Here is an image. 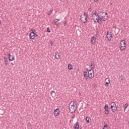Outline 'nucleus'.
Returning a JSON list of instances; mask_svg holds the SVG:
<instances>
[{
	"mask_svg": "<svg viewBox=\"0 0 129 129\" xmlns=\"http://www.w3.org/2000/svg\"><path fill=\"white\" fill-rule=\"evenodd\" d=\"M111 108L113 112H115V111H116V105L115 104V103L112 102L111 103Z\"/></svg>",
	"mask_w": 129,
	"mask_h": 129,
	"instance_id": "5",
	"label": "nucleus"
},
{
	"mask_svg": "<svg viewBox=\"0 0 129 129\" xmlns=\"http://www.w3.org/2000/svg\"><path fill=\"white\" fill-rule=\"evenodd\" d=\"M38 34L34 33V37H38Z\"/></svg>",
	"mask_w": 129,
	"mask_h": 129,
	"instance_id": "29",
	"label": "nucleus"
},
{
	"mask_svg": "<svg viewBox=\"0 0 129 129\" xmlns=\"http://www.w3.org/2000/svg\"><path fill=\"white\" fill-rule=\"evenodd\" d=\"M72 118H75V115H73Z\"/></svg>",
	"mask_w": 129,
	"mask_h": 129,
	"instance_id": "30",
	"label": "nucleus"
},
{
	"mask_svg": "<svg viewBox=\"0 0 129 129\" xmlns=\"http://www.w3.org/2000/svg\"><path fill=\"white\" fill-rule=\"evenodd\" d=\"M108 127H107V124H105V125H104V127L103 129H108Z\"/></svg>",
	"mask_w": 129,
	"mask_h": 129,
	"instance_id": "24",
	"label": "nucleus"
},
{
	"mask_svg": "<svg viewBox=\"0 0 129 129\" xmlns=\"http://www.w3.org/2000/svg\"><path fill=\"white\" fill-rule=\"evenodd\" d=\"M107 38L108 39V41H110L111 40V38H112V35L111 34H109L108 31H107Z\"/></svg>",
	"mask_w": 129,
	"mask_h": 129,
	"instance_id": "10",
	"label": "nucleus"
},
{
	"mask_svg": "<svg viewBox=\"0 0 129 129\" xmlns=\"http://www.w3.org/2000/svg\"><path fill=\"white\" fill-rule=\"evenodd\" d=\"M103 14H105V15H107V13L103 12Z\"/></svg>",
	"mask_w": 129,
	"mask_h": 129,
	"instance_id": "31",
	"label": "nucleus"
},
{
	"mask_svg": "<svg viewBox=\"0 0 129 129\" xmlns=\"http://www.w3.org/2000/svg\"><path fill=\"white\" fill-rule=\"evenodd\" d=\"M68 69H69V70H72V69H73V67H72V65L69 64L68 65Z\"/></svg>",
	"mask_w": 129,
	"mask_h": 129,
	"instance_id": "19",
	"label": "nucleus"
},
{
	"mask_svg": "<svg viewBox=\"0 0 129 129\" xmlns=\"http://www.w3.org/2000/svg\"><path fill=\"white\" fill-rule=\"evenodd\" d=\"M128 106V103H126L124 105V111H125V109H126V108H127Z\"/></svg>",
	"mask_w": 129,
	"mask_h": 129,
	"instance_id": "21",
	"label": "nucleus"
},
{
	"mask_svg": "<svg viewBox=\"0 0 129 129\" xmlns=\"http://www.w3.org/2000/svg\"><path fill=\"white\" fill-rule=\"evenodd\" d=\"M91 65H93V64L92 63V62L91 63Z\"/></svg>",
	"mask_w": 129,
	"mask_h": 129,
	"instance_id": "38",
	"label": "nucleus"
},
{
	"mask_svg": "<svg viewBox=\"0 0 129 129\" xmlns=\"http://www.w3.org/2000/svg\"><path fill=\"white\" fill-rule=\"evenodd\" d=\"M52 11H50L49 12H48V15H49V16H50V15H51V14H52Z\"/></svg>",
	"mask_w": 129,
	"mask_h": 129,
	"instance_id": "28",
	"label": "nucleus"
},
{
	"mask_svg": "<svg viewBox=\"0 0 129 129\" xmlns=\"http://www.w3.org/2000/svg\"><path fill=\"white\" fill-rule=\"evenodd\" d=\"M104 110H105V111L108 110V105L106 104V105H105Z\"/></svg>",
	"mask_w": 129,
	"mask_h": 129,
	"instance_id": "20",
	"label": "nucleus"
},
{
	"mask_svg": "<svg viewBox=\"0 0 129 129\" xmlns=\"http://www.w3.org/2000/svg\"><path fill=\"white\" fill-rule=\"evenodd\" d=\"M11 64H12V65H14V63H11Z\"/></svg>",
	"mask_w": 129,
	"mask_h": 129,
	"instance_id": "36",
	"label": "nucleus"
},
{
	"mask_svg": "<svg viewBox=\"0 0 129 129\" xmlns=\"http://www.w3.org/2000/svg\"><path fill=\"white\" fill-rule=\"evenodd\" d=\"M34 31L35 32V30H34Z\"/></svg>",
	"mask_w": 129,
	"mask_h": 129,
	"instance_id": "41",
	"label": "nucleus"
},
{
	"mask_svg": "<svg viewBox=\"0 0 129 129\" xmlns=\"http://www.w3.org/2000/svg\"><path fill=\"white\" fill-rule=\"evenodd\" d=\"M59 1H62V0H59Z\"/></svg>",
	"mask_w": 129,
	"mask_h": 129,
	"instance_id": "42",
	"label": "nucleus"
},
{
	"mask_svg": "<svg viewBox=\"0 0 129 129\" xmlns=\"http://www.w3.org/2000/svg\"><path fill=\"white\" fill-rule=\"evenodd\" d=\"M94 77V73L93 71H91V70H89L88 73V77H89L90 78H93Z\"/></svg>",
	"mask_w": 129,
	"mask_h": 129,
	"instance_id": "6",
	"label": "nucleus"
},
{
	"mask_svg": "<svg viewBox=\"0 0 129 129\" xmlns=\"http://www.w3.org/2000/svg\"><path fill=\"white\" fill-rule=\"evenodd\" d=\"M105 111V114H109V111L108 110Z\"/></svg>",
	"mask_w": 129,
	"mask_h": 129,
	"instance_id": "27",
	"label": "nucleus"
},
{
	"mask_svg": "<svg viewBox=\"0 0 129 129\" xmlns=\"http://www.w3.org/2000/svg\"><path fill=\"white\" fill-rule=\"evenodd\" d=\"M74 126L75 127L74 129H79V123H78V122H77L76 125Z\"/></svg>",
	"mask_w": 129,
	"mask_h": 129,
	"instance_id": "16",
	"label": "nucleus"
},
{
	"mask_svg": "<svg viewBox=\"0 0 129 129\" xmlns=\"http://www.w3.org/2000/svg\"><path fill=\"white\" fill-rule=\"evenodd\" d=\"M60 21V19H55L54 20L53 23L56 25L57 24V22H59Z\"/></svg>",
	"mask_w": 129,
	"mask_h": 129,
	"instance_id": "22",
	"label": "nucleus"
},
{
	"mask_svg": "<svg viewBox=\"0 0 129 129\" xmlns=\"http://www.w3.org/2000/svg\"><path fill=\"white\" fill-rule=\"evenodd\" d=\"M110 83V79L109 78H107L105 80V86L107 87L109 86V84Z\"/></svg>",
	"mask_w": 129,
	"mask_h": 129,
	"instance_id": "7",
	"label": "nucleus"
},
{
	"mask_svg": "<svg viewBox=\"0 0 129 129\" xmlns=\"http://www.w3.org/2000/svg\"><path fill=\"white\" fill-rule=\"evenodd\" d=\"M50 95L52 97H55V96H56V93H55V91H51L50 92Z\"/></svg>",
	"mask_w": 129,
	"mask_h": 129,
	"instance_id": "15",
	"label": "nucleus"
},
{
	"mask_svg": "<svg viewBox=\"0 0 129 129\" xmlns=\"http://www.w3.org/2000/svg\"><path fill=\"white\" fill-rule=\"evenodd\" d=\"M86 120L88 123H90V122H91V118H90V117L89 116L86 117Z\"/></svg>",
	"mask_w": 129,
	"mask_h": 129,
	"instance_id": "14",
	"label": "nucleus"
},
{
	"mask_svg": "<svg viewBox=\"0 0 129 129\" xmlns=\"http://www.w3.org/2000/svg\"><path fill=\"white\" fill-rule=\"evenodd\" d=\"M9 61H13L14 59H15V57L14 56H10L8 57Z\"/></svg>",
	"mask_w": 129,
	"mask_h": 129,
	"instance_id": "17",
	"label": "nucleus"
},
{
	"mask_svg": "<svg viewBox=\"0 0 129 129\" xmlns=\"http://www.w3.org/2000/svg\"><path fill=\"white\" fill-rule=\"evenodd\" d=\"M98 0H94V2H95L96 3V2H97Z\"/></svg>",
	"mask_w": 129,
	"mask_h": 129,
	"instance_id": "35",
	"label": "nucleus"
},
{
	"mask_svg": "<svg viewBox=\"0 0 129 129\" xmlns=\"http://www.w3.org/2000/svg\"><path fill=\"white\" fill-rule=\"evenodd\" d=\"M125 48H126L125 41H124V40H122L120 43V50L121 51H122V50H125Z\"/></svg>",
	"mask_w": 129,
	"mask_h": 129,
	"instance_id": "4",
	"label": "nucleus"
},
{
	"mask_svg": "<svg viewBox=\"0 0 129 129\" xmlns=\"http://www.w3.org/2000/svg\"><path fill=\"white\" fill-rule=\"evenodd\" d=\"M65 25H66V21L64 22V26H65Z\"/></svg>",
	"mask_w": 129,
	"mask_h": 129,
	"instance_id": "32",
	"label": "nucleus"
},
{
	"mask_svg": "<svg viewBox=\"0 0 129 129\" xmlns=\"http://www.w3.org/2000/svg\"><path fill=\"white\" fill-rule=\"evenodd\" d=\"M8 61H9V59H8V58H7V57L6 56L4 57V61L5 62V64L6 65H8Z\"/></svg>",
	"mask_w": 129,
	"mask_h": 129,
	"instance_id": "18",
	"label": "nucleus"
},
{
	"mask_svg": "<svg viewBox=\"0 0 129 129\" xmlns=\"http://www.w3.org/2000/svg\"><path fill=\"white\" fill-rule=\"evenodd\" d=\"M121 81H122V78L121 79Z\"/></svg>",
	"mask_w": 129,
	"mask_h": 129,
	"instance_id": "40",
	"label": "nucleus"
},
{
	"mask_svg": "<svg viewBox=\"0 0 129 129\" xmlns=\"http://www.w3.org/2000/svg\"><path fill=\"white\" fill-rule=\"evenodd\" d=\"M84 76L86 79H88V76L87 74H84Z\"/></svg>",
	"mask_w": 129,
	"mask_h": 129,
	"instance_id": "26",
	"label": "nucleus"
},
{
	"mask_svg": "<svg viewBox=\"0 0 129 129\" xmlns=\"http://www.w3.org/2000/svg\"><path fill=\"white\" fill-rule=\"evenodd\" d=\"M99 15L97 13H94L92 15V20L95 22L98 23L99 24H100V21L102 20L101 18H98Z\"/></svg>",
	"mask_w": 129,
	"mask_h": 129,
	"instance_id": "2",
	"label": "nucleus"
},
{
	"mask_svg": "<svg viewBox=\"0 0 129 129\" xmlns=\"http://www.w3.org/2000/svg\"><path fill=\"white\" fill-rule=\"evenodd\" d=\"M98 19H102V20H100V22H101V21H103L104 22H105L106 21V18H105V16H98Z\"/></svg>",
	"mask_w": 129,
	"mask_h": 129,
	"instance_id": "9",
	"label": "nucleus"
},
{
	"mask_svg": "<svg viewBox=\"0 0 129 129\" xmlns=\"http://www.w3.org/2000/svg\"><path fill=\"white\" fill-rule=\"evenodd\" d=\"M76 103L75 102H72L70 103L69 108V110L71 113H74L76 111Z\"/></svg>",
	"mask_w": 129,
	"mask_h": 129,
	"instance_id": "1",
	"label": "nucleus"
},
{
	"mask_svg": "<svg viewBox=\"0 0 129 129\" xmlns=\"http://www.w3.org/2000/svg\"><path fill=\"white\" fill-rule=\"evenodd\" d=\"M55 59H59V58H60V55L59 54V52L58 51L55 52Z\"/></svg>",
	"mask_w": 129,
	"mask_h": 129,
	"instance_id": "13",
	"label": "nucleus"
},
{
	"mask_svg": "<svg viewBox=\"0 0 129 129\" xmlns=\"http://www.w3.org/2000/svg\"><path fill=\"white\" fill-rule=\"evenodd\" d=\"M87 17H88V15H87V14H86V13H84V14H83V15L81 16V22H82V23H83L84 24L86 23L87 22Z\"/></svg>",
	"mask_w": 129,
	"mask_h": 129,
	"instance_id": "3",
	"label": "nucleus"
},
{
	"mask_svg": "<svg viewBox=\"0 0 129 129\" xmlns=\"http://www.w3.org/2000/svg\"><path fill=\"white\" fill-rule=\"evenodd\" d=\"M47 32H48V33H51V30H50V28L49 27L47 28Z\"/></svg>",
	"mask_w": 129,
	"mask_h": 129,
	"instance_id": "25",
	"label": "nucleus"
},
{
	"mask_svg": "<svg viewBox=\"0 0 129 129\" xmlns=\"http://www.w3.org/2000/svg\"><path fill=\"white\" fill-rule=\"evenodd\" d=\"M87 71H88V70L87 69Z\"/></svg>",
	"mask_w": 129,
	"mask_h": 129,
	"instance_id": "39",
	"label": "nucleus"
},
{
	"mask_svg": "<svg viewBox=\"0 0 129 129\" xmlns=\"http://www.w3.org/2000/svg\"><path fill=\"white\" fill-rule=\"evenodd\" d=\"M91 40L92 44H93L94 43H95L96 41V38L95 36H93L91 38Z\"/></svg>",
	"mask_w": 129,
	"mask_h": 129,
	"instance_id": "12",
	"label": "nucleus"
},
{
	"mask_svg": "<svg viewBox=\"0 0 129 129\" xmlns=\"http://www.w3.org/2000/svg\"><path fill=\"white\" fill-rule=\"evenodd\" d=\"M59 109L58 108H57L56 109L54 112H53V113L55 115V116H58V115H59Z\"/></svg>",
	"mask_w": 129,
	"mask_h": 129,
	"instance_id": "11",
	"label": "nucleus"
},
{
	"mask_svg": "<svg viewBox=\"0 0 129 129\" xmlns=\"http://www.w3.org/2000/svg\"><path fill=\"white\" fill-rule=\"evenodd\" d=\"M1 23H2V21H1V20H0V24H1Z\"/></svg>",
	"mask_w": 129,
	"mask_h": 129,
	"instance_id": "37",
	"label": "nucleus"
},
{
	"mask_svg": "<svg viewBox=\"0 0 129 129\" xmlns=\"http://www.w3.org/2000/svg\"><path fill=\"white\" fill-rule=\"evenodd\" d=\"M91 68L90 69V70H93L94 69V68L95 67L94 65H91Z\"/></svg>",
	"mask_w": 129,
	"mask_h": 129,
	"instance_id": "23",
	"label": "nucleus"
},
{
	"mask_svg": "<svg viewBox=\"0 0 129 129\" xmlns=\"http://www.w3.org/2000/svg\"><path fill=\"white\" fill-rule=\"evenodd\" d=\"M29 37L31 40H34V39H35V32L32 31V32L30 33Z\"/></svg>",
	"mask_w": 129,
	"mask_h": 129,
	"instance_id": "8",
	"label": "nucleus"
},
{
	"mask_svg": "<svg viewBox=\"0 0 129 129\" xmlns=\"http://www.w3.org/2000/svg\"><path fill=\"white\" fill-rule=\"evenodd\" d=\"M8 55L9 56V57H10V56H13V55H11V53H9Z\"/></svg>",
	"mask_w": 129,
	"mask_h": 129,
	"instance_id": "34",
	"label": "nucleus"
},
{
	"mask_svg": "<svg viewBox=\"0 0 129 129\" xmlns=\"http://www.w3.org/2000/svg\"><path fill=\"white\" fill-rule=\"evenodd\" d=\"M84 74H87V72H85Z\"/></svg>",
	"mask_w": 129,
	"mask_h": 129,
	"instance_id": "33",
	"label": "nucleus"
}]
</instances>
